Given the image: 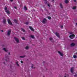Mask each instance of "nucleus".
I'll return each mask as SVG.
<instances>
[{"mask_svg":"<svg viewBox=\"0 0 77 77\" xmlns=\"http://www.w3.org/2000/svg\"><path fill=\"white\" fill-rule=\"evenodd\" d=\"M48 6L49 7H50V4H48Z\"/></svg>","mask_w":77,"mask_h":77,"instance_id":"473e14b6","label":"nucleus"},{"mask_svg":"<svg viewBox=\"0 0 77 77\" xmlns=\"http://www.w3.org/2000/svg\"><path fill=\"white\" fill-rule=\"evenodd\" d=\"M69 37L70 39H74V35L72 34L69 36Z\"/></svg>","mask_w":77,"mask_h":77,"instance_id":"f03ea898","label":"nucleus"},{"mask_svg":"<svg viewBox=\"0 0 77 77\" xmlns=\"http://www.w3.org/2000/svg\"><path fill=\"white\" fill-rule=\"evenodd\" d=\"M65 2L67 4L68 3V0H65Z\"/></svg>","mask_w":77,"mask_h":77,"instance_id":"f3484780","label":"nucleus"},{"mask_svg":"<svg viewBox=\"0 0 77 77\" xmlns=\"http://www.w3.org/2000/svg\"><path fill=\"white\" fill-rule=\"evenodd\" d=\"M68 75L69 76V75Z\"/></svg>","mask_w":77,"mask_h":77,"instance_id":"09e8293b","label":"nucleus"},{"mask_svg":"<svg viewBox=\"0 0 77 77\" xmlns=\"http://www.w3.org/2000/svg\"><path fill=\"white\" fill-rule=\"evenodd\" d=\"M45 0V1H46V0Z\"/></svg>","mask_w":77,"mask_h":77,"instance_id":"de8ad7c7","label":"nucleus"},{"mask_svg":"<svg viewBox=\"0 0 77 77\" xmlns=\"http://www.w3.org/2000/svg\"><path fill=\"white\" fill-rule=\"evenodd\" d=\"M8 23L10 25H12V23H11V20L9 19H8L7 20Z\"/></svg>","mask_w":77,"mask_h":77,"instance_id":"f257e3e1","label":"nucleus"},{"mask_svg":"<svg viewBox=\"0 0 77 77\" xmlns=\"http://www.w3.org/2000/svg\"><path fill=\"white\" fill-rule=\"evenodd\" d=\"M73 9H76V7L74 6L72 8Z\"/></svg>","mask_w":77,"mask_h":77,"instance_id":"5701e85b","label":"nucleus"},{"mask_svg":"<svg viewBox=\"0 0 77 77\" xmlns=\"http://www.w3.org/2000/svg\"><path fill=\"white\" fill-rule=\"evenodd\" d=\"M3 50H4V51H5L6 52H7V51H8L7 50H6V48H3Z\"/></svg>","mask_w":77,"mask_h":77,"instance_id":"4468645a","label":"nucleus"},{"mask_svg":"<svg viewBox=\"0 0 77 77\" xmlns=\"http://www.w3.org/2000/svg\"><path fill=\"white\" fill-rule=\"evenodd\" d=\"M21 30L22 31H23V32H26V31H25V30L23 28H22Z\"/></svg>","mask_w":77,"mask_h":77,"instance_id":"6ab92c4d","label":"nucleus"},{"mask_svg":"<svg viewBox=\"0 0 77 77\" xmlns=\"http://www.w3.org/2000/svg\"><path fill=\"white\" fill-rule=\"evenodd\" d=\"M11 30L8 31V32H7V35H8V36H9L10 35V34H11Z\"/></svg>","mask_w":77,"mask_h":77,"instance_id":"39448f33","label":"nucleus"},{"mask_svg":"<svg viewBox=\"0 0 77 77\" xmlns=\"http://www.w3.org/2000/svg\"><path fill=\"white\" fill-rule=\"evenodd\" d=\"M74 68L73 67H72L70 69V71L71 72H72V73H73V72H74Z\"/></svg>","mask_w":77,"mask_h":77,"instance_id":"20e7f679","label":"nucleus"},{"mask_svg":"<svg viewBox=\"0 0 77 77\" xmlns=\"http://www.w3.org/2000/svg\"><path fill=\"white\" fill-rule=\"evenodd\" d=\"M54 0H52V2H54Z\"/></svg>","mask_w":77,"mask_h":77,"instance_id":"e433bc0d","label":"nucleus"},{"mask_svg":"<svg viewBox=\"0 0 77 77\" xmlns=\"http://www.w3.org/2000/svg\"><path fill=\"white\" fill-rule=\"evenodd\" d=\"M48 19H49V20H50V19H51V17H48Z\"/></svg>","mask_w":77,"mask_h":77,"instance_id":"bb28decb","label":"nucleus"},{"mask_svg":"<svg viewBox=\"0 0 77 77\" xmlns=\"http://www.w3.org/2000/svg\"><path fill=\"white\" fill-rule=\"evenodd\" d=\"M14 23H17V20H16V19H14Z\"/></svg>","mask_w":77,"mask_h":77,"instance_id":"412c9836","label":"nucleus"},{"mask_svg":"<svg viewBox=\"0 0 77 77\" xmlns=\"http://www.w3.org/2000/svg\"><path fill=\"white\" fill-rule=\"evenodd\" d=\"M76 26H77V23H76Z\"/></svg>","mask_w":77,"mask_h":77,"instance_id":"a19ab883","label":"nucleus"},{"mask_svg":"<svg viewBox=\"0 0 77 77\" xmlns=\"http://www.w3.org/2000/svg\"><path fill=\"white\" fill-rule=\"evenodd\" d=\"M20 62L21 63H23V61H21Z\"/></svg>","mask_w":77,"mask_h":77,"instance_id":"f704fd0d","label":"nucleus"},{"mask_svg":"<svg viewBox=\"0 0 77 77\" xmlns=\"http://www.w3.org/2000/svg\"><path fill=\"white\" fill-rule=\"evenodd\" d=\"M58 53L60 54L61 56H63V54L60 51H58Z\"/></svg>","mask_w":77,"mask_h":77,"instance_id":"6e6552de","label":"nucleus"},{"mask_svg":"<svg viewBox=\"0 0 77 77\" xmlns=\"http://www.w3.org/2000/svg\"><path fill=\"white\" fill-rule=\"evenodd\" d=\"M6 60V62H7V60Z\"/></svg>","mask_w":77,"mask_h":77,"instance_id":"37998d69","label":"nucleus"},{"mask_svg":"<svg viewBox=\"0 0 77 77\" xmlns=\"http://www.w3.org/2000/svg\"><path fill=\"white\" fill-rule=\"evenodd\" d=\"M26 57V56L24 55V56H20V57L21 58H23L24 57Z\"/></svg>","mask_w":77,"mask_h":77,"instance_id":"ddd939ff","label":"nucleus"},{"mask_svg":"<svg viewBox=\"0 0 77 77\" xmlns=\"http://www.w3.org/2000/svg\"><path fill=\"white\" fill-rule=\"evenodd\" d=\"M31 38H35V36L34 35H31L30 36Z\"/></svg>","mask_w":77,"mask_h":77,"instance_id":"aec40b11","label":"nucleus"},{"mask_svg":"<svg viewBox=\"0 0 77 77\" xmlns=\"http://www.w3.org/2000/svg\"><path fill=\"white\" fill-rule=\"evenodd\" d=\"M14 9H17V7H14Z\"/></svg>","mask_w":77,"mask_h":77,"instance_id":"7c9ffc66","label":"nucleus"},{"mask_svg":"<svg viewBox=\"0 0 77 77\" xmlns=\"http://www.w3.org/2000/svg\"><path fill=\"white\" fill-rule=\"evenodd\" d=\"M63 26H60L61 28V29H62V28H63Z\"/></svg>","mask_w":77,"mask_h":77,"instance_id":"c756f323","label":"nucleus"},{"mask_svg":"<svg viewBox=\"0 0 77 77\" xmlns=\"http://www.w3.org/2000/svg\"><path fill=\"white\" fill-rule=\"evenodd\" d=\"M76 76H77V75H74V77H76Z\"/></svg>","mask_w":77,"mask_h":77,"instance_id":"72a5a7b5","label":"nucleus"},{"mask_svg":"<svg viewBox=\"0 0 77 77\" xmlns=\"http://www.w3.org/2000/svg\"><path fill=\"white\" fill-rule=\"evenodd\" d=\"M4 64H5V63H4Z\"/></svg>","mask_w":77,"mask_h":77,"instance_id":"a18cd8bd","label":"nucleus"},{"mask_svg":"<svg viewBox=\"0 0 77 77\" xmlns=\"http://www.w3.org/2000/svg\"><path fill=\"white\" fill-rule=\"evenodd\" d=\"M16 63V65H17V66H20L19 65V64L18 63V61H17V62Z\"/></svg>","mask_w":77,"mask_h":77,"instance_id":"a211bd4d","label":"nucleus"},{"mask_svg":"<svg viewBox=\"0 0 77 77\" xmlns=\"http://www.w3.org/2000/svg\"><path fill=\"white\" fill-rule=\"evenodd\" d=\"M76 56H75V55L73 56V58H76Z\"/></svg>","mask_w":77,"mask_h":77,"instance_id":"c85d7f7f","label":"nucleus"},{"mask_svg":"<svg viewBox=\"0 0 77 77\" xmlns=\"http://www.w3.org/2000/svg\"><path fill=\"white\" fill-rule=\"evenodd\" d=\"M12 1H13V0H11V2H12Z\"/></svg>","mask_w":77,"mask_h":77,"instance_id":"ea45409f","label":"nucleus"},{"mask_svg":"<svg viewBox=\"0 0 77 77\" xmlns=\"http://www.w3.org/2000/svg\"><path fill=\"white\" fill-rule=\"evenodd\" d=\"M6 19H3V22L4 24H5V23H6Z\"/></svg>","mask_w":77,"mask_h":77,"instance_id":"9d476101","label":"nucleus"},{"mask_svg":"<svg viewBox=\"0 0 77 77\" xmlns=\"http://www.w3.org/2000/svg\"><path fill=\"white\" fill-rule=\"evenodd\" d=\"M46 21H47V20L45 18H44L42 20V22L43 23H45Z\"/></svg>","mask_w":77,"mask_h":77,"instance_id":"423d86ee","label":"nucleus"},{"mask_svg":"<svg viewBox=\"0 0 77 77\" xmlns=\"http://www.w3.org/2000/svg\"><path fill=\"white\" fill-rule=\"evenodd\" d=\"M24 9L25 11L27 10V7L26 6L24 7Z\"/></svg>","mask_w":77,"mask_h":77,"instance_id":"2eb2a0df","label":"nucleus"},{"mask_svg":"<svg viewBox=\"0 0 77 77\" xmlns=\"http://www.w3.org/2000/svg\"><path fill=\"white\" fill-rule=\"evenodd\" d=\"M72 33L71 32V33H70V34H72Z\"/></svg>","mask_w":77,"mask_h":77,"instance_id":"79ce46f5","label":"nucleus"},{"mask_svg":"<svg viewBox=\"0 0 77 77\" xmlns=\"http://www.w3.org/2000/svg\"><path fill=\"white\" fill-rule=\"evenodd\" d=\"M29 27L30 28V29H31V30H32V31H34V30L32 28V27H31V26H29Z\"/></svg>","mask_w":77,"mask_h":77,"instance_id":"f8f14e48","label":"nucleus"},{"mask_svg":"<svg viewBox=\"0 0 77 77\" xmlns=\"http://www.w3.org/2000/svg\"><path fill=\"white\" fill-rule=\"evenodd\" d=\"M33 64H32V66H31L32 68H33Z\"/></svg>","mask_w":77,"mask_h":77,"instance_id":"2f4dec72","label":"nucleus"},{"mask_svg":"<svg viewBox=\"0 0 77 77\" xmlns=\"http://www.w3.org/2000/svg\"><path fill=\"white\" fill-rule=\"evenodd\" d=\"M49 39L50 40V41H53V39L51 38H49Z\"/></svg>","mask_w":77,"mask_h":77,"instance_id":"393cba45","label":"nucleus"},{"mask_svg":"<svg viewBox=\"0 0 77 77\" xmlns=\"http://www.w3.org/2000/svg\"><path fill=\"white\" fill-rule=\"evenodd\" d=\"M7 8L6 7H5V11H8V10H7Z\"/></svg>","mask_w":77,"mask_h":77,"instance_id":"a878e982","label":"nucleus"},{"mask_svg":"<svg viewBox=\"0 0 77 77\" xmlns=\"http://www.w3.org/2000/svg\"><path fill=\"white\" fill-rule=\"evenodd\" d=\"M8 54H9V55H10L11 54L10 53V52L8 53Z\"/></svg>","mask_w":77,"mask_h":77,"instance_id":"4c0bfd02","label":"nucleus"},{"mask_svg":"<svg viewBox=\"0 0 77 77\" xmlns=\"http://www.w3.org/2000/svg\"><path fill=\"white\" fill-rule=\"evenodd\" d=\"M29 23V22H26L25 23V24L26 25H27Z\"/></svg>","mask_w":77,"mask_h":77,"instance_id":"b1692460","label":"nucleus"},{"mask_svg":"<svg viewBox=\"0 0 77 77\" xmlns=\"http://www.w3.org/2000/svg\"><path fill=\"white\" fill-rule=\"evenodd\" d=\"M73 1L74 2H76V0H73Z\"/></svg>","mask_w":77,"mask_h":77,"instance_id":"c9c22d12","label":"nucleus"},{"mask_svg":"<svg viewBox=\"0 0 77 77\" xmlns=\"http://www.w3.org/2000/svg\"><path fill=\"white\" fill-rule=\"evenodd\" d=\"M5 12H6L8 14H10V12L9 11L7 10L5 11Z\"/></svg>","mask_w":77,"mask_h":77,"instance_id":"9b49d317","label":"nucleus"},{"mask_svg":"<svg viewBox=\"0 0 77 77\" xmlns=\"http://www.w3.org/2000/svg\"><path fill=\"white\" fill-rule=\"evenodd\" d=\"M60 6L61 8H63V5H62V4H60Z\"/></svg>","mask_w":77,"mask_h":77,"instance_id":"dca6fc26","label":"nucleus"},{"mask_svg":"<svg viewBox=\"0 0 77 77\" xmlns=\"http://www.w3.org/2000/svg\"><path fill=\"white\" fill-rule=\"evenodd\" d=\"M64 77H66V76H65Z\"/></svg>","mask_w":77,"mask_h":77,"instance_id":"c03bdc74","label":"nucleus"},{"mask_svg":"<svg viewBox=\"0 0 77 77\" xmlns=\"http://www.w3.org/2000/svg\"><path fill=\"white\" fill-rule=\"evenodd\" d=\"M55 35H56L58 37V38H59L60 37V36H59V33H58L57 32H56L55 33Z\"/></svg>","mask_w":77,"mask_h":77,"instance_id":"0eeeda50","label":"nucleus"},{"mask_svg":"<svg viewBox=\"0 0 77 77\" xmlns=\"http://www.w3.org/2000/svg\"><path fill=\"white\" fill-rule=\"evenodd\" d=\"M23 40H25V38L24 37L22 38Z\"/></svg>","mask_w":77,"mask_h":77,"instance_id":"cd10ccee","label":"nucleus"},{"mask_svg":"<svg viewBox=\"0 0 77 77\" xmlns=\"http://www.w3.org/2000/svg\"><path fill=\"white\" fill-rule=\"evenodd\" d=\"M14 39H15V40L16 41V42H17V43H19V39H18V38H16V37H14Z\"/></svg>","mask_w":77,"mask_h":77,"instance_id":"7ed1b4c3","label":"nucleus"},{"mask_svg":"<svg viewBox=\"0 0 77 77\" xmlns=\"http://www.w3.org/2000/svg\"><path fill=\"white\" fill-rule=\"evenodd\" d=\"M75 45V43H72V44H71L70 45L71 47H73Z\"/></svg>","mask_w":77,"mask_h":77,"instance_id":"1a4fd4ad","label":"nucleus"},{"mask_svg":"<svg viewBox=\"0 0 77 77\" xmlns=\"http://www.w3.org/2000/svg\"><path fill=\"white\" fill-rule=\"evenodd\" d=\"M45 62L44 61L43 62V63H44Z\"/></svg>","mask_w":77,"mask_h":77,"instance_id":"49530a36","label":"nucleus"},{"mask_svg":"<svg viewBox=\"0 0 77 77\" xmlns=\"http://www.w3.org/2000/svg\"><path fill=\"white\" fill-rule=\"evenodd\" d=\"M25 49L26 50H28V49H29V47L27 46H26L25 47Z\"/></svg>","mask_w":77,"mask_h":77,"instance_id":"4be33fe9","label":"nucleus"},{"mask_svg":"<svg viewBox=\"0 0 77 77\" xmlns=\"http://www.w3.org/2000/svg\"><path fill=\"white\" fill-rule=\"evenodd\" d=\"M2 32H3V30H2Z\"/></svg>","mask_w":77,"mask_h":77,"instance_id":"58836bf2","label":"nucleus"}]
</instances>
